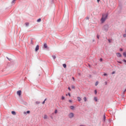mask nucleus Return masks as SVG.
<instances>
[{"mask_svg": "<svg viewBox=\"0 0 126 126\" xmlns=\"http://www.w3.org/2000/svg\"><path fill=\"white\" fill-rule=\"evenodd\" d=\"M100 61L102 62V59H100Z\"/></svg>", "mask_w": 126, "mask_h": 126, "instance_id": "42", "label": "nucleus"}, {"mask_svg": "<svg viewBox=\"0 0 126 126\" xmlns=\"http://www.w3.org/2000/svg\"><path fill=\"white\" fill-rule=\"evenodd\" d=\"M69 102L70 103H71V102H72V101L71 100H69Z\"/></svg>", "mask_w": 126, "mask_h": 126, "instance_id": "31", "label": "nucleus"}, {"mask_svg": "<svg viewBox=\"0 0 126 126\" xmlns=\"http://www.w3.org/2000/svg\"><path fill=\"white\" fill-rule=\"evenodd\" d=\"M125 33H126V29L125 30Z\"/></svg>", "mask_w": 126, "mask_h": 126, "instance_id": "43", "label": "nucleus"}, {"mask_svg": "<svg viewBox=\"0 0 126 126\" xmlns=\"http://www.w3.org/2000/svg\"><path fill=\"white\" fill-rule=\"evenodd\" d=\"M44 48H48V45H47V44L46 43H44Z\"/></svg>", "mask_w": 126, "mask_h": 126, "instance_id": "15", "label": "nucleus"}, {"mask_svg": "<svg viewBox=\"0 0 126 126\" xmlns=\"http://www.w3.org/2000/svg\"><path fill=\"white\" fill-rule=\"evenodd\" d=\"M116 56L117 57H118V58H122V57L123 56L122 54H121V53H117Z\"/></svg>", "mask_w": 126, "mask_h": 126, "instance_id": "5", "label": "nucleus"}, {"mask_svg": "<svg viewBox=\"0 0 126 126\" xmlns=\"http://www.w3.org/2000/svg\"><path fill=\"white\" fill-rule=\"evenodd\" d=\"M126 90L124 91V92H126Z\"/></svg>", "mask_w": 126, "mask_h": 126, "instance_id": "44", "label": "nucleus"}, {"mask_svg": "<svg viewBox=\"0 0 126 126\" xmlns=\"http://www.w3.org/2000/svg\"><path fill=\"white\" fill-rule=\"evenodd\" d=\"M17 94L18 95V96H19V97H20V96H21V91H18L17 92Z\"/></svg>", "mask_w": 126, "mask_h": 126, "instance_id": "6", "label": "nucleus"}, {"mask_svg": "<svg viewBox=\"0 0 126 126\" xmlns=\"http://www.w3.org/2000/svg\"><path fill=\"white\" fill-rule=\"evenodd\" d=\"M83 100H84V102H86L87 101V98L85 96L83 98Z\"/></svg>", "mask_w": 126, "mask_h": 126, "instance_id": "12", "label": "nucleus"}, {"mask_svg": "<svg viewBox=\"0 0 126 126\" xmlns=\"http://www.w3.org/2000/svg\"><path fill=\"white\" fill-rule=\"evenodd\" d=\"M108 18V14L107 13L102 14V17L100 19V22L102 24L105 23Z\"/></svg>", "mask_w": 126, "mask_h": 126, "instance_id": "1", "label": "nucleus"}, {"mask_svg": "<svg viewBox=\"0 0 126 126\" xmlns=\"http://www.w3.org/2000/svg\"><path fill=\"white\" fill-rule=\"evenodd\" d=\"M26 26H29V23H26Z\"/></svg>", "mask_w": 126, "mask_h": 126, "instance_id": "22", "label": "nucleus"}, {"mask_svg": "<svg viewBox=\"0 0 126 126\" xmlns=\"http://www.w3.org/2000/svg\"><path fill=\"white\" fill-rule=\"evenodd\" d=\"M68 96H69V97H70V93H68Z\"/></svg>", "mask_w": 126, "mask_h": 126, "instance_id": "35", "label": "nucleus"}, {"mask_svg": "<svg viewBox=\"0 0 126 126\" xmlns=\"http://www.w3.org/2000/svg\"><path fill=\"white\" fill-rule=\"evenodd\" d=\"M100 1H101V0H97V2H99Z\"/></svg>", "mask_w": 126, "mask_h": 126, "instance_id": "34", "label": "nucleus"}, {"mask_svg": "<svg viewBox=\"0 0 126 126\" xmlns=\"http://www.w3.org/2000/svg\"><path fill=\"white\" fill-rule=\"evenodd\" d=\"M70 109L71 110H72V111H73L75 109V107L74 106H70Z\"/></svg>", "mask_w": 126, "mask_h": 126, "instance_id": "8", "label": "nucleus"}, {"mask_svg": "<svg viewBox=\"0 0 126 126\" xmlns=\"http://www.w3.org/2000/svg\"><path fill=\"white\" fill-rule=\"evenodd\" d=\"M64 99H65L64 96H62V100H64Z\"/></svg>", "mask_w": 126, "mask_h": 126, "instance_id": "20", "label": "nucleus"}, {"mask_svg": "<svg viewBox=\"0 0 126 126\" xmlns=\"http://www.w3.org/2000/svg\"><path fill=\"white\" fill-rule=\"evenodd\" d=\"M39 50V45H37L36 47H35V51L36 52H37Z\"/></svg>", "mask_w": 126, "mask_h": 126, "instance_id": "7", "label": "nucleus"}, {"mask_svg": "<svg viewBox=\"0 0 126 126\" xmlns=\"http://www.w3.org/2000/svg\"><path fill=\"white\" fill-rule=\"evenodd\" d=\"M103 120H104V121H105V120H106V116H105V115H104V116H103Z\"/></svg>", "mask_w": 126, "mask_h": 126, "instance_id": "26", "label": "nucleus"}, {"mask_svg": "<svg viewBox=\"0 0 126 126\" xmlns=\"http://www.w3.org/2000/svg\"><path fill=\"white\" fill-rule=\"evenodd\" d=\"M47 100V98H45V99L44 100V101L42 102V104L44 105V104H45V101H46Z\"/></svg>", "mask_w": 126, "mask_h": 126, "instance_id": "24", "label": "nucleus"}, {"mask_svg": "<svg viewBox=\"0 0 126 126\" xmlns=\"http://www.w3.org/2000/svg\"><path fill=\"white\" fill-rule=\"evenodd\" d=\"M94 93H95V94L96 95V94H97V90H95Z\"/></svg>", "mask_w": 126, "mask_h": 126, "instance_id": "29", "label": "nucleus"}, {"mask_svg": "<svg viewBox=\"0 0 126 126\" xmlns=\"http://www.w3.org/2000/svg\"><path fill=\"white\" fill-rule=\"evenodd\" d=\"M37 22H41V19H38L37 20Z\"/></svg>", "mask_w": 126, "mask_h": 126, "instance_id": "18", "label": "nucleus"}, {"mask_svg": "<svg viewBox=\"0 0 126 126\" xmlns=\"http://www.w3.org/2000/svg\"><path fill=\"white\" fill-rule=\"evenodd\" d=\"M58 113V110H56L55 111V114H57Z\"/></svg>", "mask_w": 126, "mask_h": 126, "instance_id": "25", "label": "nucleus"}, {"mask_svg": "<svg viewBox=\"0 0 126 126\" xmlns=\"http://www.w3.org/2000/svg\"><path fill=\"white\" fill-rule=\"evenodd\" d=\"M71 88H72V89H74V88H75L74 86H72Z\"/></svg>", "mask_w": 126, "mask_h": 126, "instance_id": "28", "label": "nucleus"}, {"mask_svg": "<svg viewBox=\"0 0 126 126\" xmlns=\"http://www.w3.org/2000/svg\"><path fill=\"white\" fill-rule=\"evenodd\" d=\"M112 74H115V72H113Z\"/></svg>", "mask_w": 126, "mask_h": 126, "instance_id": "38", "label": "nucleus"}, {"mask_svg": "<svg viewBox=\"0 0 126 126\" xmlns=\"http://www.w3.org/2000/svg\"><path fill=\"white\" fill-rule=\"evenodd\" d=\"M68 117L69 118V119H73V118H74V113L72 112H70L68 114Z\"/></svg>", "mask_w": 126, "mask_h": 126, "instance_id": "2", "label": "nucleus"}, {"mask_svg": "<svg viewBox=\"0 0 126 126\" xmlns=\"http://www.w3.org/2000/svg\"><path fill=\"white\" fill-rule=\"evenodd\" d=\"M63 67H64V68H65V67H66V64H63Z\"/></svg>", "mask_w": 126, "mask_h": 126, "instance_id": "19", "label": "nucleus"}, {"mask_svg": "<svg viewBox=\"0 0 126 126\" xmlns=\"http://www.w3.org/2000/svg\"><path fill=\"white\" fill-rule=\"evenodd\" d=\"M95 86H97L98 85V82H96L95 84Z\"/></svg>", "mask_w": 126, "mask_h": 126, "instance_id": "27", "label": "nucleus"}, {"mask_svg": "<svg viewBox=\"0 0 126 126\" xmlns=\"http://www.w3.org/2000/svg\"><path fill=\"white\" fill-rule=\"evenodd\" d=\"M11 114L12 115H13V116H15V115H16V112H15V111H12Z\"/></svg>", "mask_w": 126, "mask_h": 126, "instance_id": "10", "label": "nucleus"}, {"mask_svg": "<svg viewBox=\"0 0 126 126\" xmlns=\"http://www.w3.org/2000/svg\"><path fill=\"white\" fill-rule=\"evenodd\" d=\"M107 82H105V85H107Z\"/></svg>", "mask_w": 126, "mask_h": 126, "instance_id": "40", "label": "nucleus"}, {"mask_svg": "<svg viewBox=\"0 0 126 126\" xmlns=\"http://www.w3.org/2000/svg\"><path fill=\"white\" fill-rule=\"evenodd\" d=\"M120 51L122 52L123 51V49L121 48Z\"/></svg>", "mask_w": 126, "mask_h": 126, "instance_id": "37", "label": "nucleus"}, {"mask_svg": "<svg viewBox=\"0 0 126 126\" xmlns=\"http://www.w3.org/2000/svg\"><path fill=\"white\" fill-rule=\"evenodd\" d=\"M103 75H104V76H106L107 75V74H106V73H104V74H103Z\"/></svg>", "mask_w": 126, "mask_h": 126, "instance_id": "32", "label": "nucleus"}, {"mask_svg": "<svg viewBox=\"0 0 126 126\" xmlns=\"http://www.w3.org/2000/svg\"><path fill=\"white\" fill-rule=\"evenodd\" d=\"M103 31H105V32H107L108 30H109V26L108 25H105L103 26L102 28Z\"/></svg>", "mask_w": 126, "mask_h": 126, "instance_id": "3", "label": "nucleus"}, {"mask_svg": "<svg viewBox=\"0 0 126 126\" xmlns=\"http://www.w3.org/2000/svg\"><path fill=\"white\" fill-rule=\"evenodd\" d=\"M73 80H74V77H72Z\"/></svg>", "mask_w": 126, "mask_h": 126, "instance_id": "39", "label": "nucleus"}, {"mask_svg": "<svg viewBox=\"0 0 126 126\" xmlns=\"http://www.w3.org/2000/svg\"><path fill=\"white\" fill-rule=\"evenodd\" d=\"M123 62H124V63H126V60H123Z\"/></svg>", "mask_w": 126, "mask_h": 126, "instance_id": "33", "label": "nucleus"}, {"mask_svg": "<svg viewBox=\"0 0 126 126\" xmlns=\"http://www.w3.org/2000/svg\"><path fill=\"white\" fill-rule=\"evenodd\" d=\"M123 56H124L125 58H126V52H124V53H123Z\"/></svg>", "mask_w": 126, "mask_h": 126, "instance_id": "17", "label": "nucleus"}, {"mask_svg": "<svg viewBox=\"0 0 126 126\" xmlns=\"http://www.w3.org/2000/svg\"><path fill=\"white\" fill-rule=\"evenodd\" d=\"M123 37H124V38H126V33L123 34Z\"/></svg>", "mask_w": 126, "mask_h": 126, "instance_id": "23", "label": "nucleus"}, {"mask_svg": "<svg viewBox=\"0 0 126 126\" xmlns=\"http://www.w3.org/2000/svg\"><path fill=\"white\" fill-rule=\"evenodd\" d=\"M94 100L95 101V102H98V98H97V97H94Z\"/></svg>", "mask_w": 126, "mask_h": 126, "instance_id": "9", "label": "nucleus"}, {"mask_svg": "<svg viewBox=\"0 0 126 126\" xmlns=\"http://www.w3.org/2000/svg\"><path fill=\"white\" fill-rule=\"evenodd\" d=\"M23 114L25 116H27V115H29V114H30V111H24Z\"/></svg>", "mask_w": 126, "mask_h": 126, "instance_id": "4", "label": "nucleus"}, {"mask_svg": "<svg viewBox=\"0 0 126 126\" xmlns=\"http://www.w3.org/2000/svg\"><path fill=\"white\" fill-rule=\"evenodd\" d=\"M117 63H121V64L123 63H122V62H120V61H117Z\"/></svg>", "mask_w": 126, "mask_h": 126, "instance_id": "21", "label": "nucleus"}, {"mask_svg": "<svg viewBox=\"0 0 126 126\" xmlns=\"http://www.w3.org/2000/svg\"><path fill=\"white\" fill-rule=\"evenodd\" d=\"M68 90H69V91H70L71 90L70 89V87H68Z\"/></svg>", "mask_w": 126, "mask_h": 126, "instance_id": "30", "label": "nucleus"}, {"mask_svg": "<svg viewBox=\"0 0 126 126\" xmlns=\"http://www.w3.org/2000/svg\"><path fill=\"white\" fill-rule=\"evenodd\" d=\"M52 58L54 60H56V56L55 55L52 56Z\"/></svg>", "mask_w": 126, "mask_h": 126, "instance_id": "16", "label": "nucleus"}, {"mask_svg": "<svg viewBox=\"0 0 126 126\" xmlns=\"http://www.w3.org/2000/svg\"><path fill=\"white\" fill-rule=\"evenodd\" d=\"M97 39H99V35H97Z\"/></svg>", "mask_w": 126, "mask_h": 126, "instance_id": "36", "label": "nucleus"}, {"mask_svg": "<svg viewBox=\"0 0 126 126\" xmlns=\"http://www.w3.org/2000/svg\"><path fill=\"white\" fill-rule=\"evenodd\" d=\"M44 120H47V119H48V116H47V115H44Z\"/></svg>", "mask_w": 126, "mask_h": 126, "instance_id": "11", "label": "nucleus"}, {"mask_svg": "<svg viewBox=\"0 0 126 126\" xmlns=\"http://www.w3.org/2000/svg\"><path fill=\"white\" fill-rule=\"evenodd\" d=\"M109 43H110V42H111V41H110V40H109Z\"/></svg>", "mask_w": 126, "mask_h": 126, "instance_id": "41", "label": "nucleus"}, {"mask_svg": "<svg viewBox=\"0 0 126 126\" xmlns=\"http://www.w3.org/2000/svg\"><path fill=\"white\" fill-rule=\"evenodd\" d=\"M15 0H13L11 2L12 4H14L15 3Z\"/></svg>", "mask_w": 126, "mask_h": 126, "instance_id": "13", "label": "nucleus"}, {"mask_svg": "<svg viewBox=\"0 0 126 126\" xmlns=\"http://www.w3.org/2000/svg\"><path fill=\"white\" fill-rule=\"evenodd\" d=\"M77 99H78V101H79V102H80L81 101V98L80 97H78Z\"/></svg>", "mask_w": 126, "mask_h": 126, "instance_id": "14", "label": "nucleus"}]
</instances>
